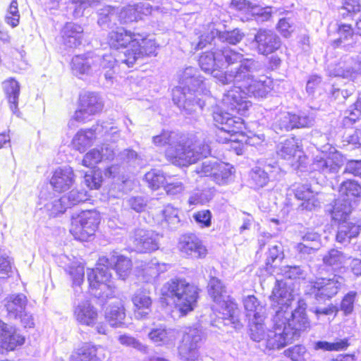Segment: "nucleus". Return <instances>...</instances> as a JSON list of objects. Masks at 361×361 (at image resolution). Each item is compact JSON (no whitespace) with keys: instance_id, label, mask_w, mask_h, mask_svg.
Segmentation results:
<instances>
[{"instance_id":"f257e3e1","label":"nucleus","mask_w":361,"mask_h":361,"mask_svg":"<svg viewBox=\"0 0 361 361\" xmlns=\"http://www.w3.org/2000/svg\"><path fill=\"white\" fill-rule=\"evenodd\" d=\"M200 63L205 73L212 75L222 84L243 86L250 97L266 98L272 90L270 78L265 75L257 78L264 71L262 62L255 58H246L231 48L207 53L201 57Z\"/></svg>"},{"instance_id":"f03ea898","label":"nucleus","mask_w":361,"mask_h":361,"mask_svg":"<svg viewBox=\"0 0 361 361\" xmlns=\"http://www.w3.org/2000/svg\"><path fill=\"white\" fill-rule=\"evenodd\" d=\"M272 330L267 335L269 348H281L298 339L301 334L310 329V321L304 303L294 309L279 310L272 314Z\"/></svg>"},{"instance_id":"7ed1b4c3","label":"nucleus","mask_w":361,"mask_h":361,"mask_svg":"<svg viewBox=\"0 0 361 361\" xmlns=\"http://www.w3.org/2000/svg\"><path fill=\"white\" fill-rule=\"evenodd\" d=\"M107 39L111 48L125 49L119 56V60L128 67H133L138 60L145 56L157 55V46L155 41L149 39L145 33L116 27L109 32Z\"/></svg>"},{"instance_id":"20e7f679","label":"nucleus","mask_w":361,"mask_h":361,"mask_svg":"<svg viewBox=\"0 0 361 361\" xmlns=\"http://www.w3.org/2000/svg\"><path fill=\"white\" fill-rule=\"evenodd\" d=\"M204 87L198 70L187 67L180 75L179 85L172 90V100L183 114L192 115L205 105V95L201 94Z\"/></svg>"},{"instance_id":"39448f33","label":"nucleus","mask_w":361,"mask_h":361,"mask_svg":"<svg viewBox=\"0 0 361 361\" xmlns=\"http://www.w3.org/2000/svg\"><path fill=\"white\" fill-rule=\"evenodd\" d=\"M114 265V269L120 279L124 280L130 274L131 260L122 255H111L109 258L100 257L96 268L87 272V280L92 294L98 298H109L114 293V286L111 281L109 267Z\"/></svg>"},{"instance_id":"423d86ee","label":"nucleus","mask_w":361,"mask_h":361,"mask_svg":"<svg viewBox=\"0 0 361 361\" xmlns=\"http://www.w3.org/2000/svg\"><path fill=\"white\" fill-rule=\"evenodd\" d=\"M152 142L157 147L169 145L166 158H208L211 149L208 145L197 142L195 135L177 131L162 130L152 137Z\"/></svg>"},{"instance_id":"0eeeda50","label":"nucleus","mask_w":361,"mask_h":361,"mask_svg":"<svg viewBox=\"0 0 361 361\" xmlns=\"http://www.w3.org/2000/svg\"><path fill=\"white\" fill-rule=\"evenodd\" d=\"M200 289L183 279H172L161 288V299L171 300L181 315L194 310L199 298Z\"/></svg>"},{"instance_id":"6e6552de","label":"nucleus","mask_w":361,"mask_h":361,"mask_svg":"<svg viewBox=\"0 0 361 361\" xmlns=\"http://www.w3.org/2000/svg\"><path fill=\"white\" fill-rule=\"evenodd\" d=\"M208 293L214 302L212 307L219 319H221L225 325L233 324L235 329L241 326L238 317L237 305L227 294L225 286L216 277H212L208 284Z\"/></svg>"},{"instance_id":"1a4fd4ad","label":"nucleus","mask_w":361,"mask_h":361,"mask_svg":"<svg viewBox=\"0 0 361 361\" xmlns=\"http://www.w3.org/2000/svg\"><path fill=\"white\" fill-rule=\"evenodd\" d=\"M119 61L111 54L77 55L72 59V70L77 76L103 72L106 80L111 81L115 73L116 65Z\"/></svg>"},{"instance_id":"9d476101","label":"nucleus","mask_w":361,"mask_h":361,"mask_svg":"<svg viewBox=\"0 0 361 361\" xmlns=\"http://www.w3.org/2000/svg\"><path fill=\"white\" fill-rule=\"evenodd\" d=\"M314 121L315 116L312 112H283L275 118L271 128L276 134L283 135L294 129L310 128Z\"/></svg>"},{"instance_id":"9b49d317","label":"nucleus","mask_w":361,"mask_h":361,"mask_svg":"<svg viewBox=\"0 0 361 361\" xmlns=\"http://www.w3.org/2000/svg\"><path fill=\"white\" fill-rule=\"evenodd\" d=\"M100 222L99 214L95 210L82 211L73 216L70 232L80 241H87L94 235Z\"/></svg>"},{"instance_id":"f8f14e48","label":"nucleus","mask_w":361,"mask_h":361,"mask_svg":"<svg viewBox=\"0 0 361 361\" xmlns=\"http://www.w3.org/2000/svg\"><path fill=\"white\" fill-rule=\"evenodd\" d=\"M111 134L114 137H118L116 127L108 128L106 122L98 121L90 128L80 129L74 135L72 144L73 147L80 153H84L92 146L98 135Z\"/></svg>"},{"instance_id":"ddd939ff","label":"nucleus","mask_w":361,"mask_h":361,"mask_svg":"<svg viewBox=\"0 0 361 361\" xmlns=\"http://www.w3.org/2000/svg\"><path fill=\"white\" fill-rule=\"evenodd\" d=\"M281 45L282 41L279 35L274 30L267 28L257 30L253 39L248 44L250 51L264 56L276 53Z\"/></svg>"},{"instance_id":"4468645a","label":"nucleus","mask_w":361,"mask_h":361,"mask_svg":"<svg viewBox=\"0 0 361 361\" xmlns=\"http://www.w3.org/2000/svg\"><path fill=\"white\" fill-rule=\"evenodd\" d=\"M104 107L101 97L96 92H85L80 94L78 109L75 111L69 125L73 121L85 123L92 116L100 113Z\"/></svg>"},{"instance_id":"2eb2a0df","label":"nucleus","mask_w":361,"mask_h":361,"mask_svg":"<svg viewBox=\"0 0 361 361\" xmlns=\"http://www.w3.org/2000/svg\"><path fill=\"white\" fill-rule=\"evenodd\" d=\"M213 118L215 125L220 132L228 135V137L225 136L224 137L218 135V140L219 142H229L235 141V139L233 138V137L243 130V120L240 117L233 116L231 113L216 111L213 114Z\"/></svg>"},{"instance_id":"dca6fc26","label":"nucleus","mask_w":361,"mask_h":361,"mask_svg":"<svg viewBox=\"0 0 361 361\" xmlns=\"http://www.w3.org/2000/svg\"><path fill=\"white\" fill-rule=\"evenodd\" d=\"M203 339V333L198 328L190 327L184 334L178 347V355L182 361H197L199 348Z\"/></svg>"},{"instance_id":"f3484780","label":"nucleus","mask_w":361,"mask_h":361,"mask_svg":"<svg viewBox=\"0 0 361 361\" xmlns=\"http://www.w3.org/2000/svg\"><path fill=\"white\" fill-rule=\"evenodd\" d=\"M343 284L344 279L338 275L319 278L311 283L310 291L317 300H326L336 295Z\"/></svg>"},{"instance_id":"a211bd4d","label":"nucleus","mask_w":361,"mask_h":361,"mask_svg":"<svg viewBox=\"0 0 361 361\" xmlns=\"http://www.w3.org/2000/svg\"><path fill=\"white\" fill-rule=\"evenodd\" d=\"M243 86L235 85L225 92L223 95L222 104L227 110L245 116L252 103L243 96L246 94V91L243 90Z\"/></svg>"},{"instance_id":"6ab92c4d","label":"nucleus","mask_w":361,"mask_h":361,"mask_svg":"<svg viewBox=\"0 0 361 361\" xmlns=\"http://www.w3.org/2000/svg\"><path fill=\"white\" fill-rule=\"evenodd\" d=\"M270 300L273 314L279 310L290 309L294 300L293 290L282 280L276 279L275 286L270 295Z\"/></svg>"},{"instance_id":"aec40b11","label":"nucleus","mask_w":361,"mask_h":361,"mask_svg":"<svg viewBox=\"0 0 361 361\" xmlns=\"http://www.w3.org/2000/svg\"><path fill=\"white\" fill-rule=\"evenodd\" d=\"M196 171L201 176H212L216 183L224 185L228 183L234 173V168L230 164L223 161L212 164L207 161L203 162L201 169Z\"/></svg>"},{"instance_id":"412c9836","label":"nucleus","mask_w":361,"mask_h":361,"mask_svg":"<svg viewBox=\"0 0 361 361\" xmlns=\"http://www.w3.org/2000/svg\"><path fill=\"white\" fill-rule=\"evenodd\" d=\"M161 236L150 230L137 229L132 238L134 249L138 252H150L159 249Z\"/></svg>"},{"instance_id":"4be33fe9","label":"nucleus","mask_w":361,"mask_h":361,"mask_svg":"<svg viewBox=\"0 0 361 361\" xmlns=\"http://www.w3.org/2000/svg\"><path fill=\"white\" fill-rule=\"evenodd\" d=\"M269 162L266 163L264 169L256 166L250 173L251 183L255 188H261L267 185L269 177L274 178L281 172L278 163L275 159H269Z\"/></svg>"},{"instance_id":"5701e85b","label":"nucleus","mask_w":361,"mask_h":361,"mask_svg":"<svg viewBox=\"0 0 361 361\" xmlns=\"http://www.w3.org/2000/svg\"><path fill=\"white\" fill-rule=\"evenodd\" d=\"M360 63L352 56L345 55L340 61L329 68V75L334 77H341L353 81L359 74Z\"/></svg>"},{"instance_id":"b1692460","label":"nucleus","mask_w":361,"mask_h":361,"mask_svg":"<svg viewBox=\"0 0 361 361\" xmlns=\"http://www.w3.org/2000/svg\"><path fill=\"white\" fill-rule=\"evenodd\" d=\"M131 11V9L121 10L118 7L106 6L97 11V24L102 30H112L117 27L118 22L123 23L121 18Z\"/></svg>"},{"instance_id":"393cba45","label":"nucleus","mask_w":361,"mask_h":361,"mask_svg":"<svg viewBox=\"0 0 361 361\" xmlns=\"http://www.w3.org/2000/svg\"><path fill=\"white\" fill-rule=\"evenodd\" d=\"M178 248L183 254L195 258H203L207 254V250L201 240L194 234L181 235Z\"/></svg>"},{"instance_id":"a878e982","label":"nucleus","mask_w":361,"mask_h":361,"mask_svg":"<svg viewBox=\"0 0 361 361\" xmlns=\"http://www.w3.org/2000/svg\"><path fill=\"white\" fill-rule=\"evenodd\" d=\"M338 37L332 40L331 45L334 48H343L345 51H352L358 48L357 35L353 32L350 24L341 23L336 29Z\"/></svg>"},{"instance_id":"bb28decb","label":"nucleus","mask_w":361,"mask_h":361,"mask_svg":"<svg viewBox=\"0 0 361 361\" xmlns=\"http://www.w3.org/2000/svg\"><path fill=\"white\" fill-rule=\"evenodd\" d=\"M73 317L80 324L93 326L97 323L98 312L90 301L85 300L74 307Z\"/></svg>"},{"instance_id":"cd10ccee","label":"nucleus","mask_w":361,"mask_h":361,"mask_svg":"<svg viewBox=\"0 0 361 361\" xmlns=\"http://www.w3.org/2000/svg\"><path fill=\"white\" fill-rule=\"evenodd\" d=\"M24 342V337L17 334L15 327L0 320V348L1 349L13 350Z\"/></svg>"},{"instance_id":"c85d7f7f","label":"nucleus","mask_w":361,"mask_h":361,"mask_svg":"<svg viewBox=\"0 0 361 361\" xmlns=\"http://www.w3.org/2000/svg\"><path fill=\"white\" fill-rule=\"evenodd\" d=\"M217 35L218 30L212 29L209 32L200 35L199 37V40L197 43H192V46L195 51H198L200 49H203L204 48H208L210 49L209 51H206L203 52L199 58V65L203 71H204L203 70L200 63V59L202 56L205 55L207 53L214 54V52H216L219 49H222L224 48H230L228 46L221 45L219 44Z\"/></svg>"},{"instance_id":"c756f323","label":"nucleus","mask_w":361,"mask_h":361,"mask_svg":"<svg viewBox=\"0 0 361 361\" xmlns=\"http://www.w3.org/2000/svg\"><path fill=\"white\" fill-rule=\"evenodd\" d=\"M75 182V174L72 168L63 167L56 169L50 180L53 189L59 192L68 190Z\"/></svg>"},{"instance_id":"7c9ffc66","label":"nucleus","mask_w":361,"mask_h":361,"mask_svg":"<svg viewBox=\"0 0 361 361\" xmlns=\"http://www.w3.org/2000/svg\"><path fill=\"white\" fill-rule=\"evenodd\" d=\"M39 204L42 205L40 209H44V212L49 216L52 217L64 213L68 207L66 202V198L63 197H59L51 195L46 197L42 194L39 197Z\"/></svg>"},{"instance_id":"2f4dec72","label":"nucleus","mask_w":361,"mask_h":361,"mask_svg":"<svg viewBox=\"0 0 361 361\" xmlns=\"http://www.w3.org/2000/svg\"><path fill=\"white\" fill-rule=\"evenodd\" d=\"M319 194L314 192L308 185H298L295 190V196L302 201L300 207L302 209L312 211L320 207Z\"/></svg>"},{"instance_id":"473e14b6","label":"nucleus","mask_w":361,"mask_h":361,"mask_svg":"<svg viewBox=\"0 0 361 361\" xmlns=\"http://www.w3.org/2000/svg\"><path fill=\"white\" fill-rule=\"evenodd\" d=\"M134 315L137 319H145L152 311V300L145 290H139L133 295Z\"/></svg>"},{"instance_id":"72a5a7b5","label":"nucleus","mask_w":361,"mask_h":361,"mask_svg":"<svg viewBox=\"0 0 361 361\" xmlns=\"http://www.w3.org/2000/svg\"><path fill=\"white\" fill-rule=\"evenodd\" d=\"M177 331L160 324L153 327L148 334L149 338L157 345L173 344L177 338Z\"/></svg>"},{"instance_id":"f704fd0d","label":"nucleus","mask_w":361,"mask_h":361,"mask_svg":"<svg viewBox=\"0 0 361 361\" xmlns=\"http://www.w3.org/2000/svg\"><path fill=\"white\" fill-rule=\"evenodd\" d=\"M62 38L66 46L73 48L79 46L83 37V27L78 24L67 23L62 31Z\"/></svg>"},{"instance_id":"c9c22d12","label":"nucleus","mask_w":361,"mask_h":361,"mask_svg":"<svg viewBox=\"0 0 361 361\" xmlns=\"http://www.w3.org/2000/svg\"><path fill=\"white\" fill-rule=\"evenodd\" d=\"M278 156L281 158H302L304 156L298 140L290 137L279 142L276 147Z\"/></svg>"},{"instance_id":"e433bc0d","label":"nucleus","mask_w":361,"mask_h":361,"mask_svg":"<svg viewBox=\"0 0 361 361\" xmlns=\"http://www.w3.org/2000/svg\"><path fill=\"white\" fill-rule=\"evenodd\" d=\"M100 350V346L84 343L71 355L70 361H102L104 357L98 355Z\"/></svg>"},{"instance_id":"4c0bfd02","label":"nucleus","mask_w":361,"mask_h":361,"mask_svg":"<svg viewBox=\"0 0 361 361\" xmlns=\"http://www.w3.org/2000/svg\"><path fill=\"white\" fill-rule=\"evenodd\" d=\"M27 298L23 293H16L6 298V308L10 317L18 318L25 310Z\"/></svg>"},{"instance_id":"58836bf2","label":"nucleus","mask_w":361,"mask_h":361,"mask_svg":"<svg viewBox=\"0 0 361 361\" xmlns=\"http://www.w3.org/2000/svg\"><path fill=\"white\" fill-rule=\"evenodd\" d=\"M345 199L337 198L333 204L328 206L327 211L332 219L337 221H344L355 207L352 203L345 202Z\"/></svg>"},{"instance_id":"ea45409f","label":"nucleus","mask_w":361,"mask_h":361,"mask_svg":"<svg viewBox=\"0 0 361 361\" xmlns=\"http://www.w3.org/2000/svg\"><path fill=\"white\" fill-rule=\"evenodd\" d=\"M125 317V309L121 300L110 304L105 310V318L112 326H121Z\"/></svg>"},{"instance_id":"a19ab883","label":"nucleus","mask_w":361,"mask_h":361,"mask_svg":"<svg viewBox=\"0 0 361 361\" xmlns=\"http://www.w3.org/2000/svg\"><path fill=\"white\" fill-rule=\"evenodd\" d=\"M3 87L10 104V109L13 114L18 112V98L20 95V84L13 78L3 82Z\"/></svg>"},{"instance_id":"79ce46f5","label":"nucleus","mask_w":361,"mask_h":361,"mask_svg":"<svg viewBox=\"0 0 361 361\" xmlns=\"http://www.w3.org/2000/svg\"><path fill=\"white\" fill-rule=\"evenodd\" d=\"M243 305L249 321L259 319L261 320V318L265 317L264 306L262 305L254 295H247L244 298Z\"/></svg>"},{"instance_id":"37998d69","label":"nucleus","mask_w":361,"mask_h":361,"mask_svg":"<svg viewBox=\"0 0 361 361\" xmlns=\"http://www.w3.org/2000/svg\"><path fill=\"white\" fill-rule=\"evenodd\" d=\"M360 190V186L355 181L348 180L341 183L338 198L345 199V202H350L355 206Z\"/></svg>"},{"instance_id":"c03bdc74","label":"nucleus","mask_w":361,"mask_h":361,"mask_svg":"<svg viewBox=\"0 0 361 361\" xmlns=\"http://www.w3.org/2000/svg\"><path fill=\"white\" fill-rule=\"evenodd\" d=\"M360 231V224L344 221L339 224L336 240L341 243H348L351 238L357 236Z\"/></svg>"},{"instance_id":"a18cd8bd","label":"nucleus","mask_w":361,"mask_h":361,"mask_svg":"<svg viewBox=\"0 0 361 361\" xmlns=\"http://www.w3.org/2000/svg\"><path fill=\"white\" fill-rule=\"evenodd\" d=\"M169 265L165 263H159L156 259L145 263L142 268V275L146 282L158 277L161 273L167 271Z\"/></svg>"},{"instance_id":"49530a36","label":"nucleus","mask_w":361,"mask_h":361,"mask_svg":"<svg viewBox=\"0 0 361 361\" xmlns=\"http://www.w3.org/2000/svg\"><path fill=\"white\" fill-rule=\"evenodd\" d=\"M264 319L265 317H262L261 320L259 319L249 321L250 335L251 339L255 342L264 341L267 348L270 349L267 345V338L269 331L272 330V325L268 331L265 333L264 329Z\"/></svg>"},{"instance_id":"de8ad7c7","label":"nucleus","mask_w":361,"mask_h":361,"mask_svg":"<svg viewBox=\"0 0 361 361\" xmlns=\"http://www.w3.org/2000/svg\"><path fill=\"white\" fill-rule=\"evenodd\" d=\"M116 148L114 142H104L90 150L83 158H114Z\"/></svg>"},{"instance_id":"09e8293b","label":"nucleus","mask_w":361,"mask_h":361,"mask_svg":"<svg viewBox=\"0 0 361 361\" xmlns=\"http://www.w3.org/2000/svg\"><path fill=\"white\" fill-rule=\"evenodd\" d=\"M342 159H314L313 169L324 173H336L342 165Z\"/></svg>"},{"instance_id":"8fccbe9b","label":"nucleus","mask_w":361,"mask_h":361,"mask_svg":"<svg viewBox=\"0 0 361 361\" xmlns=\"http://www.w3.org/2000/svg\"><path fill=\"white\" fill-rule=\"evenodd\" d=\"M347 257L341 251L332 249L323 257L324 263L334 269L342 267L346 262Z\"/></svg>"},{"instance_id":"3c124183","label":"nucleus","mask_w":361,"mask_h":361,"mask_svg":"<svg viewBox=\"0 0 361 361\" xmlns=\"http://www.w3.org/2000/svg\"><path fill=\"white\" fill-rule=\"evenodd\" d=\"M244 37V32L238 28L224 32H221L218 30L217 38L219 44L226 42L229 44L235 45L239 43Z\"/></svg>"},{"instance_id":"603ef678","label":"nucleus","mask_w":361,"mask_h":361,"mask_svg":"<svg viewBox=\"0 0 361 361\" xmlns=\"http://www.w3.org/2000/svg\"><path fill=\"white\" fill-rule=\"evenodd\" d=\"M68 274L73 281V287L75 293L80 291V285L84 281L85 267L81 263H73L68 268Z\"/></svg>"},{"instance_id":"864d4df0","label":"nucleus","mask_w":361,"mask_h":361,"mask_svg":"<svg viewBox=\"0 0 361 361\" xmlns=\"http://www.w3.org/2000/svg\"><path fill=\"white\" fill-rule=\"evenodd\" d=\"M167 176L162 171L157 169H152L147 172L145 176V180L149 188L152 190H157L161 186L164 187L166 180Z\"/></svg>"},{"instance_id":"5fc2aeb1","label":"nucleus","mask_w":361,"mask_h":361,"mask_svg":"<svg viewBox=\"0 0 361 361\" xmlns=\"http://www.w3.org/2000/svg\"><path fill=\"white\" fill-rule=\"evenodd\" d=\"M179 209L172 204H167L161 211L164 221L171 228H176L180 224Z\"/></svg>"},{"instance_id":"6e6d98bb","label":"nucleus","mask_w":361,"mask_h":361,"mask_svg":"<svg viewBox=\"0 0 361 361\" xmlns=\"http://www.w3.org/2000/svg\"><path fill=\"white\" fill-rule=\"evenodd\" d=\"M348 346V343L346 339H340L333 343L319 341L314 342L313 344V348L315 350H322L323 351H338L345 349Z\"/></svg>"},{"instance_id":"4d7b16f0","label":"nucleus","mask_w":361,"mask_h":361,"mask_svg":"<svg viewBox=\"0 0 361 361\" xmlns=\"http://www.w3.org/2000/svg\"><path fill=\"white\" fill-rule=\"evenodd\" d=\"M101 0H70L69 8L73 9L74 18L82 16L84 11L90 6L97 5Z\"/></svg>"},{"instance_id":"13d9d810","label":"nucleus","mask_w":361,"mask_h":361,"mask_svg":"<svg viewBox=\"0 0 361 361\" xmlns=\"http://www.w3.org/2000/svg\"><path fill=\"white\" fill-rule=\"evenodd\" d=\"M361 118V97L345 112L343 120L345 126L352 124Z\"/></svg>"},{"instance_id":"bf43d9fd","label":"nucleus","mask_w":361,"mask_h":361,"mask_svg":"<svg viewBox=\"0 0 361 361\" xmlns=\"http://www.w3.org/2000/svg\"><path fill=\"white\" fill-rule=\"evenodd\" d=\"M360 11V0H343L342 6L338 8V13L343 18H346L353 17Z\"/></svg>"},{"instance_id":"052dcab7","label":"nucleus","mask_w":361,"mask_h":361,"mask_svg":"<svg viewBox=\"0 0 361 361\" xmlns=\"http://www.w3.org/2000/svg\"><path fill=\"white\" fill-rule=\"evenodd\" d=\"M68 207L74 206L89 200L90 196L83 190H72L67 195L63 196Z\"/></svg>"},{"instance_id":"680f3d73","label":"nucleus","mask_w":361,"mask_h":361,"mask_svg":"<svg viewBox=\"0 0 361 361\" xmlns=\"http://www.w3.org/2000/svg\"><path fill=\"white\" fill-rule=\"evenodd\" d=\"M164 189L168 195L174 196L182 193L185 187L182 182L171 176H167Z\"/></svg>"},{"instance_id":"e2e57ef3","label":"nucleus","mask_w":361,"mask_h":361,"mask_svg":"<svg viewBox=\"0 0 361 361\" xmlns=\"http://www.w3.org/2000/svg\"><path fill=\"white\" fill-rule=\"evenodd\" d=\"M282 276L286 279L296 280L305 279L306 273L300 266H285L281 268Z\"/></svg>"},{"instance_id":"0e129e2a","label":"nucleus","mask_w":361,"mask_h":361,"mask_svg":"<svg viewBox=\"0 0 361 361\" xmlns=\"http://www.w3.org/2000/svg\"><path fill=\"white\" fill-rule=\"evenodd\" d=\"M354 87L351 85L350 88L341 89L332 86L330 90L331 99H334L338 104L343 103L347 98L353 94Z\"/></svg>"},{"instance_id":"69168bd1","label":"nucleus","mask_w":361,"mask_h":361,"mask_svg":"<svg viewBox=\"0 0 361 361\" xmlns=\"http://www.w3.org/2000/svg\"><path fill=\"white\" fill-rule=\"evenodd\" d=\"M20 14L18 8L17 0H12L8 8V13L5 17V21L12 27L19 24Z\"/></svg>"},{"instance_id":"338daca9","label":"nucleus","mask_w":361,"mask_h":361,"mask_svg":"<svg viewBox=\"0 0 361 361\" xmlns=\"http://www.w3.org/2000/svg\"><path fill=\"white\" fill-rule=\"evenodd\" d=\"M356 296L357 292L355 291H350L344 295L341 303V310L345 315H348L353 312Z\"/></svg>"},{"instance_id":"774afa93","label":"nucleus","mask_w":361,"mask_h":361,"mask_svg":"<svg viewBox=\"0 0 361 361\" xmlns=\"http://www.w3.org/2000/svg\"><path fill=\"white\" fill-rule=\"evenodd\" d=\"M212 213L208 209L198 211L193 214V219L201 228H208L212 224Z\"/></svg>"}]
</instances>
